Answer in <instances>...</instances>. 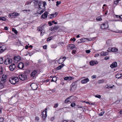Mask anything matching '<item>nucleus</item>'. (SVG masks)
Wrapping results in <instances>:
<instances>
[{
	"label": "nucleus",
	"mask_w": 122,
	"mask_h": 122,
	"mask_svg": "<svg viewBox=\"0 0 122 122\" xmlns=\"http://www.w3.org/2000/svg\"><path fill=\"white\" fill-rule=\"evenodd\" d=\"M96 77H97L96 75H94L92 76V79H93L94 78H96Z\"/></svg>",
	"instance_id": "obj_53"
},
{
	"label": "nucleus",
	"mask_w": 122,
	"mask_h": 122,
	"mask_svg": "<svg viewBox=\"0 0 122 122\" xmlns=\"http://www.w3.org/2000/svg\"><path fill=\"white\" fill-rule=\"evenodd\" d=\"M58 104H55V105L54 107L55 108L57 107L58 106Z\"/></svg>",
	"instance_id": "obj_63"
},
{
	"label": "nucleus",
	"mask_w": 122,
	"mask_h": 122,
	"mask_svg": "<svg viewBox=\"0 0 122 122\" xmlns=\"http://www.w3.org/2000/svg\"><path fill=\"white\" fill-rule=\"evenodd\" d=\"M109 58L108 57V56H106L104 58V59L105 60H107L109 59Z\"/></svg>",
	"instance_id": "obj_62"
},
{
	"label": "nucleus",
	"mask_w": 122,
	"mask_h": 122,
	"mask_svg": "<svg viewBox=\"0 0 122 122\" xmlns=\"http://www.w3.org/2000/svg\"><path fill=\"white\" fill-rule=\"evenodd\" d=\"M108 27V24L107 23H104L101 25V28L103 29H106Z\"/></svg>",
	"instance_id": "obj_7"
},
{
	"label": "nucleus",
	"mask_w": 122,
	"mask_h": 122,
	"mask_svg": "<svg viewBox=\"0 0 122 122\" xmlns=\"http://www.w3.org/2000/svg\"><path fill=\"white\" fill-rule=\"evenodd\" d=\"M30 86L33 90H36L37 88V85L35 83L31 84L30 85Z\"/></svg>",
	"instance_id": "obj_10"
},
{
	"label": "nucleus",
	"mask_w": 122,
	"mask_h": 122,
	"mask_svg": "<svg viewBox=\"0 0 122 122\" xmlns=\"http://www.w3.org/2000/svg\"><path fill=\"white\" fill-rule=\"evenodd\" d=\"M4 121L3 118L1 117L0 118V122H3Z\"/></svg>",
	"instance_id": "obj_47"
},
{
	"label": "nucleus",
	"mask_w": 122,
	"mask_h": 122,
	"mask_svg": "<svg viewBox=\"0 0 122 122\" xmlns=\"http://www.w3.org/2000/svg\"><path fill=\"white\" fill-rule=\"evenodd\" d=\"M38 71L36 70H34L30 74V76L31 77H34L36 76Z\"/></svg>",
	"instance_id": "obj_15"
},
{
	"label": "nucleus",
	"mask_w": 122,
	"mask_h": 122,
	"mask_svg": "<svg viewBox=\"0 0 122 122\" xmlns=\"http://www.w3.org/2000/svg\"><path fill=\"white\" fill-rule=\"evenodd\" d=\"M18 66L19 68L20 69H23L24 67V64L22 62H20L18 64Z\"/></svg>",
	"instance_id": "obj_12"
},
{
	"label": "nucleus",
	"mask_w": 122,
	"mask_h": 122,
	"mask_svg": "<svg viewBox=\"0 0 122 122\" xmlns=\"http://www.w3.org/2000/svg\"><path fill=\"white\" fill-rule=\"evenodd\" d=\"M54 119V117H51V121H53Z\"/></svg>",
	"instance_id": "obj_61"
},
{
	"label": "nucleus",
	"mask_w": 122,
	"mask_h": 122,
	"mask_svg": "<svg viewBox=\"0 0 122 122\" xmlns=\"http://www.w3.org/2000/svg\"><path fill=\"white\" fill-rule=\"evenodd\" d=\"M4 61L2 58H0V63L2 64Z\"/></svg>",
	"instance_id": "obj_41"
},
{
	"label": "nucleus",
	"mask_w": 122,
	"mask_h": 122,
	"mask_svg": "<svg viewBox=\"0 0 122 122\" xmlns=\"http://www.w3.org/2000/svg\"><path fill=\"white\" fill-rule=\"evenodd\" d=\"M49 30L51 31H52L53 30H54V26H51V27L49 29Z\"/></svg>",
	"instance_id": "obj_57"
},
{
	"label": "nucleus",
	"mask_w": 122,
	"mask_h": 122,
	"mask_svg": "<svg viewBox=\"0 0 122 122\" xmlns=\"http://www.w3.org/2000/svg\"><path fill=\"white\" fill-rule=\"evenodd\" d=\"M37 10V13L39 14L42 13L45 11V9L42 7L41 6L39 7Z\"/></svg>",
	"instance_id": "obj_4"
},
{
	"label": "nucleus",
	"mask_w": 122,
	"mask_h": 122,
	"mask_svg": "<svg viewBox=\"0 0 122 122\" xmlns=\"http://www.w3.org/2000/svg\"><path fill=\"white\" fill-rule=\"evenodd\" d=\"M13 13H11L9 14L8 16L9 17L12 18L13 17Z\"/></svg>",
	"instance_id": "obj_35"
},
{
	"label": "nucleus",
	"mask_w": 122,
	"mask_h": 122,
	"mask_svg": "<svg viewBox=\"0 0 122 122\" xmlns=\"http://www.w3.org/2000/svg\"><path fill=\"white\" fill-rule=\"evenodd\" d=\"M104 112H102L100 113L99 115L100 116H102L104 114Z\"/></svg>",
	"instance_id": "obj_55"
},
{
	"label": "nucleus",
	"mask_w": 122,
	"mask_h": 122,
	"mask_svg": "<svg viewBox=\"0 0 122 122\" xmlns=\"http://www.w3.org/2000/svg\"><path fill=\"white\" fill-rule=\"evenodd\" d=\"M122 76V74H119L116 75V78H117L119 79L121 78Z\"/></svg>",
	"instance_id": "obj_27"
},
{
	"label": "nucleus",
	"mask_w": 122,
	"mask_h": 122,
	"mask_svg": "<svg viewBox=\"0 0 122 122\" xmlns=\"http://www.w3.org/2000/svg\"><path fill=\"white\" fill-rule=\"evenodd\" d=\"M43 4V5L41 6L42 7L45 9V6L46 5V3L45 1L43 2L42 1V4Z\"/></svg>",
	"instance_id": "obj_31"
},
{
	"label": "nucleus",
	"mask_w": 122,
	"mask_h": 122,
	"mask_svg": "<svg viewBox=\"0 0 122 122\" xmlns=\"http://www.w3.org/2000/svg\"><path fill=\"white\" fill-rule=\"evenodd\" d=\"M87 39V38H81L80 39V40L81 41V42H85V41H84V40L85 39Z\"/></svg>",
	"instance_id": "obj_50"
},
{
	"label": "nucleus",
	"mask_w": 122,
	"mask_h": 122,
	"mask_svg": "<svg viewBox=\"0 0 122 122\" xmlns=\"http://www.w3.org/2000/svg\"><path fill=\"white\" fill-rule=\"evenodd\" d=\"M112 48H109L107 50V51L108 52H112Z\"/></svg>",
	"instance_id": "obj_40"
},
{
	"label": "nucleus",
	"mask_w": 122,
	"mask_h": 122,
	"mask_svg": "<svg viewBox=\"0 0 122 122\" xmlns=\"http://www.w3.org/2000/svg\"><path fill=\"white\" fill-rule=\"evenodd\" d=\"M2 82H0V89L4 87V86L2 84Z\"/></svg>",
	"instance_id": "obj_42"
},
{
	"label": "nucleus",
	"mask_w": 122,
	"mask_h": 122,
	"mask_svg": "<svg viewBox=\"0 0 122 122\" xmlns=\"http://www.w3.org/2000/svg\"><path fill=\"white\" fill-rule=\"evenodd\" d=\"M12 30L13 31H14L15 33L16 34L17 33V31L15 30V29L14 28H13L12 29Z\"/></svg>",
	"instance_id": "obj_43"
},
{
	"label": "nucleus",
	"mask_w": 122,
	"mask_h": 122,
	"mask_svg": "<svg viewBox=\"0 0 122 122\" xmlns=\"http://www.w3.org/2000/svg\"><path fill=\"white\" fill-rule=\"evenodd\" d=\"M33 3L34 4V6L35 8H38L39 7L42 5V1L40 0H34Z\"/></svg>",
	"instance_id": "obj_1"
},
{
	"label": "nucleus",
	"mask_w": 122,
	"mask_h": 122,
	"mask_svg": "<svg viewBox=\"0 0 122 122\" xmlns=\"http://www.w3.org/2000/svg\"><path fill=\"white\" fill-rule=\"evenodd\" d=\"M68 77V80H71L73 79V78L71 76H69Z\"/></svg>",
	"instance_id": "obj_54"
},
{
	"label": "nucleus",
	"mask_w": 122,
	"mask_h": 122,
	"mask_svg": "<svg viewBox=\"0 0 122 122\" xmlns=\"http://www.w3.org/2000/svg\"><path fill=\"white\" fill-rule=\"evenodd\" d=\"M48 17L50 18H51L54 17L53 14L49 15H48Z\"/></svg>",
	"instance_id": "obj_49"
},
{
	"label": "nucleus",
	"mask_w": 122,
	"mask_h": 122,
	"mask_svg": "<svg viewBox=\"0 0 122 122\" xmlns=\"http://www.w3.org/2000/svg\"><path fill=\"white\" fill-rule=\"evenodd\" d=\"M64 66V64H61L57 67V69L58 70H59L61 69Z\"/></svg>",
	"instance_id": "obj_26"
},
{
	"label": "nucleus",
	"mask_w": 122,
	"mask_h": 122,
	"mask_svg": "<svg viewBox=\"0 0 122 122\" xmlns=\"http://www.w3.org/2000/svg\"><path fill=\"white\" fill-rule=\"evenodd\" d=\"M108 53L105 52H102L101 53V55L103 56H105L108 55Z\"/></svg>",
	"instance_id": "obj_22"
},
{
	"label": "nucleus",
	"mask_w": 122,
	"mask_h": 122,
	"mask_svg": "<svg viewBox=\"0 0 122 122\" xmlns=\"http://www.w3.org/2000/svg\"><path fill=\"white\" fill-rule=\"evenodd\" d=\"M89 81V79L88 78H86L82 80L81 81V82L82 84H85L86 83Z\"/></svg>",
	"instance_id": "obj_19"
},
{
	"label": "nucleus",
	"mask_w": 122,
	"mask_h": 122,
	"mask_svg": "<svg viewBox=\"0 0 122 122\" xmlns=\"http://www.w3.org/2000/svg\"><path fill=\"white\" fill-rule=\"evenodd\" d=\"M53 38L52 36H51L48 38L47 39V41H49L51 40Z\"/></svg>",
	"instance_id": "obj_44"
},
{
	"label": "nucleus",
	"mask_w": 122,
	"mask_h": 122,
	"mask_svg": "<svg viewBox=\"0 0 122 122\" xmlns=\"http://www.w3.org/2000/svg\"><path fill=\"white\" fill-rule=\"evenodd\" d=\"M76 51V50H73L72 52V53L73 54H76L75 52Z\"/></svg>",
	"instance_id": "obj_59"
},
{
	"label": "nucleus",
	"mask_w": 122,
	"mask_h": 122,
	"mask_svg": "<svg viewBox=\"0 0 122 122\" xmlns=\"http://www.w3.org/2000/svg\"><path fill=\"white\" fill-rule=\"evenodd\" d=\"M76 105L75 103H71V107H74Z\"/></svg>",
	"instance_id": "obj_51"
},
{
	"label": "nucleus",
	"mask_w": 122,
	"mask_h": 122,
	"mask_svg": "<svg viewBox=\"0 0 122 122\" xmlns=\"http://www.w3.org/2000/svg\"><path fill=\"white\" fill-rule=\"evenodd\" d=\"M31 3V1H29L27 2L25 4V5H28L29 4H30Z\"/></svg>",
	"instance_id": "obj_52"
},
{
	"label": "nucleus",
	"mask_w": 122,
	"mask_h": 122,
	"mask_svg": "<svg viewBox=\"0 0 122 122\" xmlns=\"http://www.w3.org/2000/svg\"><path fill=\"white\" fill-rule=\"evenodd\" d=\"M98 63L97 61H91L90 62V64L91 65L93 66L94 64H96Z\"/></svg>",
	"instance_id": "obj_20"
},
{
	"label": "nucleus",
	"mask_w": 122,
	"mask_h": 122,
	"mask_svg": "<svg viewBox=\"0 0 122 122\" xmlns=\"http://www.w3.org/2000/svg\"><path fill=\"white\" fill-rule=\"evenodd\" d=\"M48 16V12L47 11L45 12L44 14H43L41 16V18L43 19H45Z\"/></svg>",
	"instance_id": "obj_14"
},
{
	"label": "nucleus",
	"mask_w": 122,
	"mask_h": 122,
	"mask_svg": "<svg viewBox=\"0 0 122 122\" xmlns=\"http://www.w3.org/2000/svg\"><path fill=\"white\" fill-rule=\"evenodd\" d=\"M47 46V45H46L43 46V47L44 49H46Z\"/></svg>",
	"instance_id": "obj_60"
},
{
	"label": "nucleus",
	"mask_w": 122,
	"mask_h": 122,
	"mask_svg": "<svg viewBox=\"0 0 122 122\" xmlns=\"http://www.w3.org/2000/svg\"><path fill=\"white\" fill-rule=\"evenodd\" d=\"M47 110V108H46L44 110L42 113V117L44 120H45L47 116V112L46 110Z\"/></svg>",
	"instance_id": "obj_6"
},
{
	"label": "nucleus",
	"mask_w": 122,
	"mask_h": 122,
	"mask_svg": "<svg viewBox=\"0 0 122 122\" xmlns=\"http://www.w3.org/2000/svg\"><path fill=\"white\" fill-rule=\"evenodd\" d=\"M118 49L115 47L112 48V52H116L117 51Z\"/></svg>",
	"instance_id": "obj_29"
},
{
	"label": "nucleus",
	"mask_w": 122,
	"mask_h": 122,
	"mask_svg": "<svg viewBox=\"0 0 122 122\" xmlns=\"http://www.w3.org/2000/svg\"><path fill=\"white\" fill-rule=\"evenodd\" d=\"M44 28L43 26H41V27H39L37 28V30L38 31H41L43 29H44Z\"/></svg>",
	"instance_id": "obj_30"
},
{
	"label": "nucleus",
	"mask_w": 122,
	"mask_h": 122,
	"mask_svg": "<svg viewBox=\"0 0 122 122\" xmlns=\"http://www.w3.org/2000/svg\"><path fill=\"white\" fill-rule=\"evenodd\" d=\"M72 96L69 97L67 98L66 100L65 101L64 103H66L69 102H70V101L69 100L71 98Z\"/></svg>",
	"instance_id": "obj_25"
},
{
	"label": "nucleus",
	"mask_w": 122,
	"mask_h": 122,
	"mask_svg": "<svg viewBox=\"0 0 122 122\" xmlns=\"http://www.w3.org/2000/svg\"><path fill=\"white\" fill-rule=\"evenodd\" d=\"M61 3V2L60 1H57L56 2V5L57 6H58V5L60 4Z\"/></svg>",
	"instance_id": "obj_48"
},
{
	"label": "nucleus",
	"mask_w": 122,
	"mask_h": 122,
	"mask_svg": "<svg viewBox=\"0 0 122 122\" xmlns=\"http://www.w3.org/2000/svg\"><path fill=\"white\" fill-rule=\"evenodd\" d=\"M104 81L103 80H100L98 81V83H103Z\"/></svg>",
	"instance_id": "obj_39"
},
{
	"label": "nucleus",
	"mask_w": 122,
	"mask_h": 122,
	"mask_svg": "<svg viewBox=\"0 0 122 122\" xmlns=\"http://www.w3.org/2000/svg\"><path fill=\"white\" fill-rule=\"evenodd\" d=\"M15 68V66L14 64L11 65L9 67V69L11 71H13Z\"/></svg>",
	"instance_id": "obj_13"
},
{
	"label": "nucleus",
	"mask_w": 122,
	"mask_h": 122,
	"mask_svg": "<svg viewBox=\"0 0 122 122\" xmlns=\"http://www.w3.org/2000/svg\"><path fill=\"white\" fill-rule=\"evenodd\" d=\"M9 81L11 84H15L19 81V79L17 77H15L10 78Z\"/></svg>",
	"instance_id": "obj_2"
},
{
	"label": "nucleus",
	"mask_w": 122,
	"mask_h": 122,
	"mask_svg": "<svg viewBox=\"0 0 122 122\" xmlns=\"http://www.w3.org/2000/svg\"><path fill=\"white\" fill-rule=\"evenodd\" d=\"M111 39H108L106 41L107 44V45H111Z\"/></svg>",
	"instance_id": "obj_24"
},
{
	"label": "nucleus",
	"mask_w": 122,
	"mask_h": 122,
	"mask_svg": "<svg viewBox=\"0 0 122 122\" xmlns=\"http://www.w3.org/2000/svg\"><path fill=\"white\" fill-rule=\"evenodd\" d=\"M44 29H43L41 31V36H43L44 34V33H45V31Z\"/></svg>",
	"instance_id": "obj_34"
},
{
	"label": "nucleus",
	"mask_w": 122,
	"mask_h": 122,
	"mask_svg": "<svg viewBox=\"0 0 122 122\" xmlns=\"http://www.w3.org/2000/svg\"><path fill=\"white\" fill-rule=\"evenodd\" d=\"M96 20L97 21H102V18L100 17H97L96 19Z\"/></svg>",
	"instance_id": "obj_37"
},
{
	"label": "nucleus",
	"mask_w": 122,
	"mask_h": 122,
	"mask_svg": "<svg viewBox=\"0 0 122 122\" xmlns=\"http://www.w3.org/2000/svg\"><path fill=\"white\" fill-rule=\"evenodd\" d=\"M20 79L21 80L23 81L27 79V76L25 73L20 74L19 76Z\"/></svg>",
	"instance_id": "obj_3"
},
{
	"label": "nucleus",
	"mask_w": 122,
	"mask_h": 122,
	"mask_svg": "<svg viewBox=\"0 0 122 122\" xmlns=\"http://www.w3.org/2000/svg\"><path fill=\"white\" fill-rule=\"evenodd\" d=\"M66 58L65 57H63L62 58H61L58 61L59 64H61L63 63L65 60Z\"/></svg>",
	"instance_id": "obj_11"
},
{
	"label": "nucleus",
	"mask_w": 122,
	"mask_h": 122,
	"mask_svg": "<svg viewBox=\"0 0 122 122\" xmlns=\"http://www.w3.org/2000/svg\"><path fill=\"white\" fill-rule=\"evenodd\" d=\"M58 14V13L56 12H55L54 14H53L54 17H56Z\"/></svg>",
	"instance_id": "obj_45"
},
{
	"label": "nucleus",
	"mask_w": 122,
	"mask_h": 122,
	"mask_svg": "<svg viewBox=\"0 0 122 122\" xmlns=\"http://www.w3.org/2000/svg\"><path fill=\"white\" fill-rule=\"evenodd\" d=\"M35 119L37 121H38L39 119V118L38 117H36L35 118Z\"/></svg>",
	"instance_id": "obj_64"
},
{
	"label": "nucleus",
	"mask_w": 122,
	"mask_h": 122,
	"mask_svg": "<svg viewBox=\"0 0 122 122\" xmlns=\"http://www.w3.org/2000/svg\"><path fill=\"white\" fill-rule=\"evenodd\" d=\"M114 86L113 85V86H108V85H106L105 87L106 88L109 89V88H112Z\"/></svg>",
	"instance_id": "obj_36"
},
{
	"label": "nucleus",
	"mask_w": 122,
	"mask_h": 122,
	"mask_svg": "<svg viewBox=\"0 0 122 122\" xmlns=\"http://www.w3.org/2000/svg\"><path fill=\"white\" fill-rule=\"evenodd\" d=\"M6 76L5 75H3L1 78V81L2 83H4L6 81Z\"/></svg>",
	"instance_id": "obj_9"
},
{
	"label": "nucleus",
	"mask_w": 122,
	"mask_h": 122,
	"mask_svg": "<svg viewBox=\"0 0 122 122\" xmlns=\"http://www.w3.org/2000/svg\"><path fill=\"white\" fill-rule=\"evenodd\" d=\"M86 53H89L91 51L89 50H86Z\"/></svg>",
	"instance_id": "obj_56"
},
{
	"label": "nucleus",
	"mask_w": 122,
	"mask_h": 122,
	"mask_svg": "<svg viewBox=\"0 0 122 122\" xmlns=\"http://www.w3.org/2000/svg\"><path fill=\"white\" fill-rule=\"evenodd\" d=\"M0 20L5 21L6 20V18L4 17H0Z\"/></svg>",
	"instance_id": "obj_38"
},
{
	"label": "nucleus",
	"mask_w": 122,
	"mask_h": 122,
	"mask_svg": "<svg viewBox=\"0 0 122 122\" xmlns=\"http://www.w3.org/2000/svg\"><path fill=\"white\" fill-rule=\"evenodd\" d=\"M13 13V17H17L18 16H19L20 15V14L18 13L17 12H15Z\"/></svg>",
	"instance_id": "obj_23"
},
{
	"label": "nucleus",
	"mask_w": 122,
	"mask_h": 122,
	"mask_svg": "<svg viewBox=\"0 0 122 122\" xmlns=\"http://www.w3.org/2000/svg\"><path fill=\"white\" fill-rule=\"evenodd\" d=\"M6 49L5 46H3L0 47V53L4 51Z\"/></svg>",
	"instance_id": "obj_17"
},
{
	"label": "nucleus",
	"mask_w": 122,
	"mask_h": 122,
	"mask_svg": "<svg viewBox=\"0 0 122 122\" xmlns=\"http://www.w3.org/2000/svg\"><path fill=\"white\" fill-rule=\"evenodd\" d=\"M54 30H56L59 28V25H54Z\"/></svg>",
	"instance_id": "obj_33"
},
{
	"label": "nucleus",
	"mask_w": 122,
	"mask_h": 122,
	"mask_svg": "<svg viewBox=\"0 0 122 122\" xmlns=\"http://www.w3.org/2000/svg\"><path fill=\"white\" fill-rule=\"evenodd\" d=\"M12 59L10 58H7L4 61L5 64L6 65L11 63L12 61Z\"/></svg>",
	"instance_id": "obj_5"
},
{
	"label": "nucleus",
	"mask_w": 122,
	"mask_h": 122,
	"mask_svg": "<svg viewBox=\"0 0 122 122\" xmlns=\"http://www.w3.org/2000/svg\"><path fill=\"white\" fill-rule=\"evenodd\" d=\"M121 0H115L114 2V4L115 5H117L119 3V1Z\"/></svg>",
	"instance_id": "obj_32"
},
{
	"label": "nucleus",
	"mask_w": 122,
	"mask_h": 122,
	"mask_svg": "<svg viewBox=\"0 0 122 122\" xmlns=\"http://www.w3.org/2000/svg\"><path fill=\"white\" fill-rule=\"evenodd\" d=\"M77 86V85L75 83H73L71 85V90H72L74 87H76Z\"/></svg>",
	"instance_id": "obj_21"
},
{
	"label": "nucleus",
	"mask_w": 122,
	"mask_h": 122,
	"mask_svg": "<svg viewBox=\"0 0 122 122\" xmlns=\"http://www.w3.org/2000/svg\"><path fill=\"white\" fill-rule=\"evenodd\" d=\"M117 66V63L116 62H113L110 65V66L112 68H114Z\"/></svg>",
	"instance_id": "obj_16"
},
{
	"label": "nucleus",
	"mask_w": 122,
	"mask_h": 122,
	"mask_svg": "<svg viewBox=\"0 0 122 122\" xmlns=\"http://www.w3.org/2000/svg\"><path fill=\"white\" fill-rule=\"evenodd\" d=\"M57 80V77H52V79L51 80V82L53 81L56 82Z\"/></svg>",
	"instance_id": "obj_28"
},
{
	"label": "nucleus",
	"mask_w": 122,
	"mask_h": 122,
	"mask_svg": "<svg viewBox=\"0 0 122 122\" xmlns=\"http://www.w3.org/2000/svg\"><path fill=\"white\" fill-rule=\"evenodd\" d=\"M75 47V46L73 44H70L67 46V48L69 49H73Z\"/></svg>",
	"instance_id": "obj_18"
},
{
	"label": "nucleus",
	"mask_w": 122,
	"mask_h": 122,
	"mask_svg": "<svg viewBox=\"0 0 122 122\" xmlns=\"http://www.w3.org/2000/svg\"><path fill=\"white\" fill-rule=\"evenodd\" d=\"M21 58L19 56H15L14 57V60L15 62L17 63L18 61L20 60Z\"/></svg>",
	"instance_id": "obj_8"
},
{
	"label": "nucleus",
	"mask_w": 122,
	"mask_h": 122,
	"mask_svg": "<svg viewBox=\"0 0 122 122\" xmlns=\"http://www.w3.org/2000/svg\"><path fill=\"white\" fill-rule=\"evenodd\" d=\"M68 76L64 78V80H68Z\"/></svg>",
	"instance_id": "obj_58"
},
{
	"label": "nucleus",
	"mask_w": 122,
	"mask_h": 122,
	"mask_svg": "<svg viewBox=\"0 0 122 122\" xmlns=\"http://www.w3.org/2000/svg\"><path fill=\"white\" fill-rule=\"evenodd\" d=\"M95 97H96L100 98L101 97V96L99 95H97L95 96Z\"/></svg>",
	"instance_id": "obj_46"
}]
</instances>
